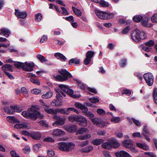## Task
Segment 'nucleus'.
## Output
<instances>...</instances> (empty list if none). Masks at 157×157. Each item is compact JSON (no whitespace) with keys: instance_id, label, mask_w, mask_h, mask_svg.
Listing matches in <instances>:
<instances>
[{"instance_id":"obj_1","label":"nucleus","mask_w":157,"mask_h":157,"mask_svg":"<svg viewBox=\"0 0 157 157\" xmlns=\"http://www.w3.org/2000/svg\"><path fill=\"white\" fill-rule=\"evenodd\" d=\"M40 107L37 105L32 106L29 108L27 111H24L21 113L22 115L24 117L35 120L39 117L43 118V116H41L40 113L35 109H39Z\"/></svg>"},{"instance_id":"obj_2","label":"nucleus","mask_w":157,"mask_h":157,"mask_svg":"<svg viewBox=\"0 0 157 157\" xmlns=\"http://www.w3.org/2000/svg\"><path fill=\"white\" fill-rule=\"evenodd\" d=\"M59 74L61 75L62 76L58 75L56 76V79L59 81L63 82L68 79L69 78H71L72 75L71 74L68 72L66 69H62L59 71Z\"/></svg>"},{"instance_id":"obj_3","label":"nucleus","mask_w":157,"mask_h":157,"mask_svg":"<svg viewBox=\"0 0 157 157\" xmlns=\"http://www.w3.org/2000/svg\"><path fill=\"white\" fill-rule=\"evenodd\" d=\"M75 145L71 142L65 143L61 142L58 143V147L59 149L61 150L68 151L74 149Z\"/></svg>"},{"instance_id":"obj_4","label":"nucleus","mask_w":157,"mask_h":157,"mask_svg":"<svg viewBox=\"0 0 157 157\" xmlns=\"http://www.w3.org/2000/svg\"><path fill=\"white\" fill-rule=\"evenodd\" d=\"M95 12L99 18L102 19H108L112 18L114 15L113 13H107L105 12L101 11L98 10H96Z\"/></svg>"},{"instance_id":"obj_5","label":"nucleus","mask_w":157,"mask_h":157,"mask_svg":"<svg viewBox=\"0 0 157 157\" xmlns=\"http://www.w3.org/2000/svg\"><path fill=\"white\" fill-rule=\"evenodd\" d=\"M91 121L94 124H96L97 126L101 128L107 126V125L106 124L107 123L109 124V123L106 122L101 119L93 118L91 119Z\"/></svg>"},{"instance_id":"obj_6","label":"nucleus","mask_w":157,"mask_h":157,"mask_svg":"<svg viewBox=\"0 0 157 157\" xmlns=\"http://www.w3.org/2000/svg\"><path fill=\"white\" fill-rule=\"evenodd\" d=\"M58 87L63 91L70 96L73 98H75V96L73 95V90L69 89L67 85L63 84H59L58 85Z\"/></svg>"},{"instance_id":"obj_7","label":"nucleus","mask_w":157,"mask_h":157,"mask_svg":"<svg viewBox=\"0 0 157 157\" xmlns=\"http://www.w3.org/2000/svg\"><path fill=\"white\" fill-rule=\"evenodd\" d=\"M143 77L148 85L151 86L152 85L153 82L154 77L151 73H146L144 74Z\"/></svg>"},{"instance_id":"obj_8","label":"nucleus","mask_w":157,"mask_h":157,"mask_svg":"<svg viewBox=\"0 0 157 157\" xmlns=\"http://www.w3.org/2000/svg\"><path fill=\"white\" fill-rule=\"evenodd\" d=\"M140 30L138 29H136L131 34L132 39L135 42H139L140 41Z\"/></svg>"},{"instance_id":"obj_9","label":"nucleus","mask_w":157,"mask_h":157,"mask_svg":"<svg viewBox=\"0 0 157 157\" xmlns=\"http://www.w3.org/2000/svg\"><path fill=\"white\" fill-rule=\"evenodd\" d=\"M95 53L92 51H88L86 54V58L84 61V63L85 65H88L91 61V59L94 56Z\"/></svg>"},{"instance_id":"obj_10","label":"nucleus","mask_w":157,"mask_h":157,"mask_svg":"<svg viewBox=\"0 0 157 157\" xmlns=\"http://www.w3.org/2000/svg\"><path fill=\"white\" fill-rule=\"evenodd\" d=\"M54 118L56 119L57 121L53 124V126H62L65 123V118H61L59 117H57L56 115H55Z\"/></svg>"},{"instance_id":"obj_11","label":"nucleus","mask_w":157,"mask_h":157,"mask_svg":"<svg viewBox=\"0 0 157 157\" xmlns=\"http://www.w3.org/2000/svg\"><path fill=\"white\" fill-rule=\"evenodd\" d=\"M77 123L83 126H86L87 125V121L86 118L82 116H78Z\"/></svg>"},{"instance_id":"obj_12","label":"nucleus","mask_w":157,"mask_h":157,"mask_svg":"<svg viewBox=\"0 0 157 157\" xmlns=\"http://www.w3.org/2000/svg\"><path fill=\"white\" fill-rule=\"evenodd\" d=\"M63 128L66 131L71 133L75 132L78 128L75 125H65Z\"/></svg>"},{"instance_id":"obj_13","label":"nucleus","mask_w":157,"mask_h":157,"mask_svg":"<svg viewBox=\"0 0 157 157\" xmlns=\"http://www.w3.org/2000/svg\"><path fill=\"white\" fill-rule=\"evenodd\" d=\"M14 65L17 68L19 69L22 68L24 70H25L29 71H31L33 70V69L31 68L28 69L25 67L24 63L16 62L14 63Z\"/></svg>"},{"instance_id":"obj_14","label":"nucleus","mask_w":157,"mask_h":157,"mask_svg":"<svg viewBox=\"0 0 157 157\" xmlns=\"http://www.w3.org/2000/svg\"><path fill=\"white\" fill-rule=\"evenodd\" d=\"M15 15L18 18L24 19L26 17L27 14L25 12H20L15 10Z\"/></svg>"},{"instance_id":"obj_15","label":"nucleus","mask_w":157,"mask_h":157,"mask_svg":"<svg viewBox=\"0 0 157 157\" xmlns=\"http://www.w3.org/2000/svg\"><path fill=\"white\" fill-rule=\"evenodd\" d=\"M115 155L117 157H132L128 153L123 151L116 152Z\"/></svg>"},{"instance_id":"obj_16","label":"nucleus","mask_w":157,"mask_h":157,"mask_svg":"<svg viewBox=\"0 0 157 157\" xmlns=\"http://www.w3.org/2000/svg\"><path fill=\"white\" fill-rule=\"evenodd\" d=\"M2 70L4 73L7 72V71L12 72L13 71V66L9 64H5L2 67Z\"/></svg>"},{"instance_id":"obj_17","label":"nucleus","mask_w":157,"mask_h":157,"mask_svg":"<svg viewBox=\"0 0 157 157\" xmlns=\"http://www.w3.org/2000/svg\"><path fill=\"white\" fill-rule=\"evenodd\" d=\"M6 120L11 123L15 124L16 123H20V121L14 116H9L6 117Z\"/></svg>"},{"instance_id":"obj_18","label":"nucleus","mask_w":157,"mask_h":157,"mask_svg":"<svg viewBox=\"0 0 157 157\" xmlns=\"http://www.w3.org/2000/svg\"><path fill=\"white\" fill-rule=\"evenodd\" d=\"M53 135L57 136H61L65 134L64 131L59 129H55L52 132Z\"/></svg>"},{"instance_id":"obj_19","label":"nucleus","mask_w":157,"mask_h":157,"mask_svg":"<svg viewBox=\"0 0 157 157\" xmlns=\"http://www.w3.org/2000/svg\"><path fill=\"white\" fill-rule=\"evenodd\" d=\"M141 24L142 25L147 27H151L153 26V25L149 22V20L147 17H145L142 20Z\"/></svg>"},{"instance_id":"obj_20","label":"nucleus","mask_w":157,"mask_h":157,"mask_svg":"<svg viewBox=\"0 0 157 157\" xmlns=\"http://www.w3.org/2000/svg\"><path fill=\"white\" fill-rule=\"evenodd\" d=\"M74 105L77 108L79 109L82 110L83 112L88 110L87 107L79 102H75L74 104Z\"/></svg>"},{"instance_id":"obj_21","label":"nucleus","mask_w":157,"mask_h":157,"mask_svg":"<svg viewBox=\"0 0 157 157\" xmlns=\"http://www.w3.org/2000/svg\"><path fill=\"white\" fill-rule=\"evenodd\" d=\"M123 146L126 148H130L132 146V142L131 140H125L122 142Z\"/></svg>"},{"instance_id":"obj_22","label":"nucleus","mask_w":157,"mask_h":157,"mask_svg":"<svg viewBox=\"0 0 157 157\" xmlns=\"http://www.w3.org/2000/svg\"><path fill=\"white\" fill-rule=\"evenodd\" d=\"M136 146L144 150H148L149 149V147L145 143H136Z\"/></svg>"},{"instance_id":"obj_23","label":"nucleus","mask_w":157,"mask_h":157,"mask_svg":"<svg viewBox=\"0 0 157 157\" xmlns=\"http://www.w3.org/2000/svg\"><path fill=\"white\" fill-rule=\"evenodd\" d=\"M104 141L102 139H96L92 140L91 143L95 145H98L102 143Z\"/></svg>"},{"instance_id":"obj_24","label":"nucleus","mask_w":157,"mask_h":157,"mask_svg":"<svg viewBox=\"0 0 157 157\" xmlns=\"http://www.w3.org/2000/svg\"><path fill=\"white\" fill-rule=\"evenodd\" d=\"M55 56L58 59L62 61H65L66 59V57L62 54L60 53H56L55 54Z\"/></svg>"},{"instance_id":"obj_25","label":"nucleus","mask_w":157,"mask_h":157,"mask_svg":"<svg viewBox=\"0 0 157 157\" xmlns=\"http://www.w3.org/2000/svg\"><path fill=\"white\" fill-rule=\"evenodd\" d=\"M101 147L106 149H110L112 148L110 139L108 142H105L101 144Z\"/></svg>"},{"instance_id":"obj_26","label":"nucleus","mask_w":157,"mask_h":157,"mask_svg":"<svg viewBox=\"0 0 157 157\" xmlns=\"http://www.w3.org/2000/svg\"><path fill=\"white\" fill-rule=\"evenodd\" d=\"M1 33L5 36L8 37L10 34V31L6 28H2L1 29Z\"/></svg>"},{"instance_id":"obj_27","label":"nucleus","mask_w":157,"mask_h":157,"mask_svg":"<svg viewBox=\"0 0 157 157\" xmlns=\"http://www.w3.org/2000/svg\"><path fill=\"white\" fill-rule=\"evenodd\" d=\"M112 147L117 148L120 146V144L117 141L115 140L114 139H110Z\"/></svg>"},{"instance_id":"obj_28","label":"nucleus","mask_w":157,"mask_h":157,"mask_svg":"<svg viewBox=\"0 0 157 157\" xmlns=\"http://www.w3.org/2000/svg\"><path fill=\"white\" fill-rule=\"evenodd\" d=\"M89 130L85 128H82L78 129L76 132V134H82L86 132H88Z\"/></svg>"},{"instance_id":"obj_29","label":"nucleus","mask_w":157,"mask_h":157,"mask_svg":"<svg viewBox=\"0 0 157 157\" xmlns=\"http://www.w3.org/2000/svg\"><path fill=\"white\" fill-rule=\"evenodd\" d=\"M61 95L64 97L66 96V94L65 93L62 92V91L59 90L58 92H57L56 94V97L57 100L60 101V100L62 99V97Z\"/></svg>"},{"instance_id":"obj_30","label":"nucleus","mask_w":157,"mask_h":157,"mask_svg":"<svg viewBox=\"0 0 157 157\" xmlns=\"http://www.w3.org/2000/svg\"><path fill=\"white\" fill-rule=\"evenodd\" d=\"M75 80L77 82L78 86L82 89H84L86 88V85L84 84L79 80L75 79Z\"/></svg>"},{"instance_id":"obj_31","label":"nucleus","mask_w":157,"mask_h":157,"mask_svg":"<svg viewBox=\"0 0 157 157\" xmlns=\"http://www.w3.org/2000/svg\"><path fill=\"white\" fill-rule=\"evenodd\" d=\"M31 137L33 139L36 140H39L41 137L40 133L38 132L33 133L31 135Z\"/></svg>"},{"instance_id":"obj_32","label":"nucleus","mask_w":157,"mask_h":157,"mask_svg":"<svg viewBox=\"0 0 157 157\" xmlns=\"http://www.w3.org/2000/svg\"><path fill=\"white\" fill-rule=\"evenodd\" d=\"M78 116L73 115L68 117V119L71 122L76 121L77 122Z\"/></svg>"},{"instance_id":"obj_33","label":"nucleus","mask_w":157,"mask_h":157,"mask_svg":"<svg viewBox=\"0 0 157 157\" xmlns=\"http://www.w3.org/2000/svg\"><path fill=\"white\" fill-rule=\"evenodd\" d=\"M110 120L113 123H117L120 121L121 118L119 117H115L113 116L110 118Z\"/></svg>"},{"instance_id":"obj_34","label":"nucleus","mask_w":157,"mask_h":157,"mask_svg":"<svg viewBox=\"0 0 157 157\" xmlns=\"http://www.w3.org/2000/svg\"><path fill=\"white\" fill-rule=\"evenodd\" d=\"M91 135L90 134H87L84 135H81L79 136V139L81 140H85L90 138Z\"/></svg>"},{"instance_id":"obj_35","label":"nucleus","mask_w":157,"mask_h":157,"mask_svg":"<svg viewBox=\"0 0 157 157\" xmlns=\"http://www.w3.org/2000/svg\"><path fill=\"white\" fill-rule=\"evenodd\" d=\"M142 16L140 15H136L133 18V20L135 21L138 22H140L143 19Z\"/></svg>"},{"instance_id":"obj_36","label":"nucleus","mask_w":157,"mask_h":157,"mask_svg":"<svg viewBox=\"0 0 157 157\" xmlns=\"http://www.w3.org/2000/svg\"><path fill=\"white\" fill-rule=\"evenodd\" d=\"M153 96L155 102L157 104V88H155L153 90Z\"/></svg>"},{"instance_id":"obj_37","label":"nucleus","mask_w":157,"mask_h":157,"mask_svg":"<svg viewBox=\"0 0 157 157\" xmlns=\"http://www.w3.org/2000/svg\"><path fill=\"white\" fill-rule=\"evenodd\" d=\"M142 134L144 136H147L149 134V131L147 129V125L144 126Z\"/></svg>"},{"instance_id":"obj_38","label":"nucleus","mask_w":157,"mask_h":157,"mask_svg":"<svg viewBox=\"0 0 157 157\" xmlns=\"http://www.w3.org/2000/svg\"><path fill=\"white\" fill-rule=\"evenodd\" d=\"M72 9L74 13L76 15L78 16H80L82 15V12L73 6L72 7Z\"/></svg>"},{"instance_id":"obj_39","label":"nucleus","mask_w":157,"mask_h":157,"mask_svg":"<svg viewBox=\"0 0 157 157\" xmlns=\"http://www.w3.org/2000/svg\"><path fill=\"white\" fill-rule=\"evenodd\" d=\"M10 109L13 110V113H14V112H20L22 111V110L21 109L17 106H11Z\"/></svg>"},{"instance_id":"obj_40","label":"nucleus","mask_w":157,"mask_h":157,"mask_svg":"<svg viewBox=\"0 0 157 157\" xmlns=\"http://www.w3.org/2000/svg\"><path fill=\"white\" fill-rule=\"evenodd\" d=\"M79 63V60L76 58H73L70 59L69 61V64H72L73 63L78 64Z\"/></svg>"},{"instance_id":"obj_41","label":"nucleus","mask_w":157,"mask_h":157,"mask_svg":"<svg viewBox=\"0 0 157 157\" xmlns=\"http://www.w3.org/2000/svg\"><path fill=\"white\" fill-rule=\"evenodd\" d=\"M87 111L88 110H86L83 112V113H85V115L90 119L94 117V114Z\"/></svg>"},{"instance_id":"obj_42","label":"nucleus","mask_w":157,"mask_h":157,"mask_svg":"<svg viewBox=\"0 0 157 157\" xmlns=\"http://www.w3.org/2000/svg\"><path fill=\"white\" fill-rule=\"evenodd\" d=\"M37 57L42 63H45L48 61V60H47L43 56L41 55H38Z\"/></svg>"},{"instance_id":"obj_43","label":"nucleus","mask_w":157,"mask_h":157,"mask_svg":"<svg viewBox=\"0 0 157 157\" xmlns=\"http://www.w3.org/2000/svg\"><path fill=\"white\" fill-rule=\"evenodd\" d=\"M97 112L101 116H103L105 114V111L102 109H98L97 110Z\"/></svg>"},{"instance_id":"obj_44","label":"nucleus","mask_w":157,"mask_h":157,"mask_svg":"<svg viewBox=\"0 0 157 157\" xmlns=\"http://www.w3.org/2000/svg\"><path fill=\"white\" fill-rule=\"evenodd\" d=\"M21 91L25 97H27L29 96L28 92L25 87H22L21 89Z\"/></svg>"},{"instance_id":"obj_45","label":"nucleus","mask_w":157,"mask_h":157,"mask_svg":"<svg viewBox=\"0 0 157 157\" xmlns=\"http://www.w3.org/2000/svg\"><path fill=\"white\" fill-rule=\"evenodd\" d=\"M99 4L101 6L103 7H108L109 6V3L104 0L100 1L99 2Z\"/></svg>"},{"instance_id":"obj_46","label":"nucleus","mask_w":157,"mask_h":157,"mask_svg":"<svg viewBox=\"0 0 157 157\" xmlns=\"http://www.w3.org/2000/svg\"><path fill=\"white\" fill-rule=\"evenodd\" d=\"M144 44L145 46H147L151 47L153 46L155 44L154 41L152 40H149L145 43Z\"/></svg>"},{"instance_id":"obj_47","label":"nucleus","mask_w":157,"mask_h":157,"mask_svg":"<svg viewBox=\"0 0 157 157\" xmlns=\"http://www.w3.org/2000/svg\"><path fill=\"white\" fill-rule=\"evenodd\" d=\"M151 21L153 23L157 22V13H154L151 18Z\"/></svg>"},{"instance_id":"obj_48","label":"nucleus","mask_w":157,"mask_h":157,"mask_svg":"<svg viewBox=\"0 0 157 157\" xmlns=\"http://www.w3.org/2000/svg\"><path fill=\"white\" fill-rule=\"evenodd\" d=\"M93 149V147L91 146H88L84 148L83 151L85 152H88L91 151Z\"/></svg>"},{"instance_id":"obj_49","label":"nucleus","mask_w":157,"mask_h":157,"mask_svg":"<svg viewBox=\"0 0 157 157\" xmlns=\"http://www.w3.org/2000/svg\"><path fill=\"white\" fill-rule=\"evenodd\" d=\"M4 110L5 112H7L8 114H13V111L10 109V108L9 107H6L4 108Z\"/></svg>"},{"instance_id":"obj_50","label":"nucleus","mask_w":157,"mask_h":157,"mask_svg":"<svg viewBox=\"0 0 157 157\" xmlns=\"http://www.w3.org/2000/svg\"><path fill=\"white\" fill-rule=\"evenodd\" d=\"M30 80L32 83L36 85H39L40 84V83L38 79H36L33 78H31Z\"/></svg>"},{"instance_id":"obj_51","label":"nucleus","mask_w":157,"mask_h":157,"mask_svg":"<svg viewBox=\"0 0 157 157\" xmlns=\"http://www.w3.org/2000/svg\"><path fill=\"white\" fill-rule=\"evenodd\" d=\"M35 17L36 20L38 21H40L42 18V15L40 13L36 14L35 15Z\"/></svg>"},{"instance_id":"obj_52","label":"nucleus","mask_w":157,"mask_h":157,"mask_svg":"<svg viewBox=\"0 0 157 157\" xmlns=\"http://www.w3.org/2000/svg\"><path fill=\"white\" fill-rule=\"evenodd\" d=\"M41 92V90L40 89H34L33 90H32L31 91V93L33 94H37L40 93Z\"/></svg>"},{"instance_id":"obj_53","label":"nucleus","mask_w":157,"mask_h":157,"mask_svg":"<svg viewBox=\"0 0 157 157\" xmlns=\"http://www.w3.org/2000/svg\"><path fill=\"white\" fill-rule=\"evenodd\" d=\"M122 94H125L127 96H129L131 94V91L127 89H124L122 91Z\"/></svg>"},{"instance_id":"obj_54","label":"nucleus","mask_w":157,"mask_h":157,"mask_svg":"<svg viewBox=\"0 0 157 157\" xmlns=\"http://www.w3.org/2000/svg\"><path fill=\"white\" fill-rule=\"evenodd\" d=\"M50 9H52L53 10H55L58 12H60V11L59 10V8L58 7L54 5L53 4H50Z\"/></svg>"},{"instance_id":"obj_55","label":"nucleus","mask_w":157,"mask_h":157,"mask_svg":"<svg viewBox=\"0 0 157 157\" xmlns=\"http://www.w3.org/2000/svg\"><path fill=\"white\" fill-rule=\"evenodd\" d=\"M41 146V145L40 144H36L33 145V149L35 151L37 152L39 149V148Z\"/></svg>"},{"instance_id":"obj_56","label":"nucleus","mask_w":157,"mask_h":157,"mask_svg":"<svg viewBox=\"0 0 157 157\" xmlns=\"http://www.w3.org/2000/svg\"><path fill=\"white\" fill-rule=\"evenodd\" d=\"M89 99L90 102L94 103H96L99 101V99L98 98L94 97L89 98Z\"/></svg>"},{"instance_id":"obj_57","label":"nucleus","mask_w":157,"mask_h":157,"mask_svg":"<svg viewBox=\"0 0 157 157\" xmlns=\"http://www.w3.org/2000/svg\"><path fill=\"white\" fill-rule=\"evenodd\" d=\"M126 64V60L125 59H122L120 63V65L121 67H123Z\"/></svg>"},{"instance_id":"obj_58","label":"nucleus","mask_w":157,"mask_h":157,"mask_svg":"<svg viewBox=\"0 0 157 157\" xmlns=\"http://www.w3.org/2000/svg\"><path fill=\"white\" fill-rule=\"evenodd\" d=\"M58 113H60L62 114H66V109L64 108H62L60 109H57Z\"/></svg>"},{"instance_id":"obj_59","label":"nucleus","mask_w":157,"mask_h":157,"mask_svg":"<svg viewBox=\"0 0 157 157\" xmlns=\"http://www.w3.org/2000/svg\"><path fill=\"white\" fill-rule=\"evenodd\" d=\"M140 40L141 39H145L146 37V35L145 33L143 31L140 32Z\"/></svg>"},{"instance_id":"obj_60","label":"nucleus","mask_w":157,"mask_h":157,"mask_svg":"<svg viewBox=\"0 0 157 157\" xmlns=\"http://www.w3.org/2000/svg\"><path fill=\"white\" fill-rule=\"evenodd\" d=\"M132 120L134 124L137 126H140L141 125V122L139 121L132 118Z\"/></svg>"},{"instance_id":"obj_61","label":"nucleus","mask_w":157,"mask_h":157,"mask_svg":"<svg viewBox=\"0 0 157 157\" xmlns=\"http://www.w3.org/2000/svg\"><path fill=\"white\" fill-rule=\"evenodd\" d=\"M132 136L134 137H138L142 138V136L141 134L139 132L133 133L132 134Z\"/></svg>"},{"instance_id":"obj_62","label":"nucleus","mask_w":157,"mask_h":157,"mask_svg":"<svg viewBox=\"0 0 157 157\" xmlns=\"http://www.w3.org/2000/svg\"><path fill=\"white\" fill-rule=\"evenodd\" d=\"M30 151V149L29 146H26L23 149V151L25 153H29Z\"/></svg>"},{"instance_id":"obj_63","label":"nucleus","mask_w":157,"mask_h":157,"mask_svg":"<svg viewBox=\"0 0 157 157\" xmlns=\"http://www.w3.org/2000/svg\"><path fill=\"white\" fill-rule=\"evenodd\" d=\"M145 154L151 157H156V156L153 152H145Z\"/></svg>"},{"instance_id":"obj_64","label":"nucleus","mask_w":157,"mask_h":157,"mask_svg":"<svg viewBox=\"0 0 157 157\" xmlns=\"http://www.w3.org/2000/svg\"><path fill=\"white\" fill-rule=\"evenodd\" d=\"M10 154L12 157H20L14 151H11Z\"/></svg>"}]
</instances>
